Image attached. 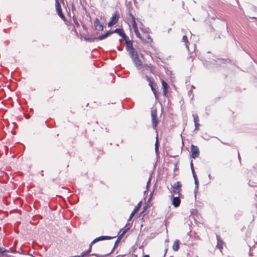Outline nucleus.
Here are the masks:
<instances>
[{
	"label": "nucleus",
	"mask_w": 257,
	"mask_h": 257,
	"mask_svg": "<svg viewBox=\"0 0 257 257\" xmlns=\"http://www.w3.org/2000/svg\"><path fill=\"white\" fill-rule=\"evenodd\" d=\"M121 34H122L121 36L123 37L125 42L126 50L130 55L135 65L137 67H140L142 65V62L139 57L137 51L133 47L132 41L129 40L125 34L122 32H121Z\"/></svg>",
	"instance_id": "1"
},
{
	"label": "nucleus",
	"mask_w": 257,
	"mask_h": 257,
	"mask_svg": "<svg viewBox=\"0 0 257 257\" xmlns=\"http://www.w3.org/2000/svg\"><path fill=\"white\" fill-rule=\"evenodd\" d=\"M137 37L140 39L144 43L151 44L153 42L150 35L146 32H143L142 34L140 33V37Z\"/></svg>",
	"instance_id": "2"
},
{
	"label": "nucleus",
	"mask_w": 257,
	"mask_h": 257,
	"mask_svg": "<svg viewBox=\"0 0 257 257\" xmlns=\"http://www.w3.org/2000/svg\"><path fill=\"white\" fill-rule=\"evenodd\" d=\"M182 185L180 182H177L172 186V191L174 195L178 194L179 196L180 195L181 191Z\"/></svg>",
	"instance_id": "3"
},
{
	"label": "nucleus",
	"mask_w": 257,
	"mask_h": 257,
	"mask_svg": "<svg viewBox=\"0 0 257 257\" xmlns=\"http://www.w3.org/2000/svg\"><path fill=\"white\" fill-rule=\"evenodd\" d=\"M151 117H152V122L153 127L154 130H156L157 126L158 125V120L157 119V111L156 110H152Z\"/></svg>",
	"instance_id": "4"
},
{
	"label": "nucleus",
	"mask_w": 257,
	"mask_h": 257,
	"mask_svg": "<svg viewBox=\"0 0 257 257\" xmlns=\"http://www.w3.org/2000/svg\"><path fill=\"white\" fill-rule=\"evenodd\" d=\"M119 18V15L118 12H116L112 16L111 21L108 23V26L111 27L113 25L116 24Z\"/></svg>",
	"instance_id": "5"
},
{
	"label": "nucleus",
	"mask_w": 257,
	"mask_h": 257,
	"mask_svg": "<svg viewBox=\"0 0 257 257\" xmlns=\"http://www.w3.org/2000/svg\"><path fill=\"white\" fill-rule=\"evenodd\" d=\"M191 151L192 158L195 159L198 157L199 155V151L197 146L192 145L191 146Z\"/></svg>",
	"instance_id": "6"
},
{
	"label": "nucleus",
	"mask_w": 257,
	"mask_h": 257,
	"mask_svg": "<svg viewBox=\"0 0 257 257\" xmlns=\"http://www.w3.org/2000/svg\"><path fill=\"white\" fill-rule=\"evenodd\" d=\"M94 26L96 30L101 31L103 30V27L100 23L97 18L95 19L94 21Z\"/></svg>",
	"instance_id": "7"
},
{
	"label": "nucleus",
	"mask_w": 257,
	"mask_h": 257,
	"mask_svg": "<svg viewBox=\"0 0 257 257\" xmlns=\"http://www.w3.org/2000/svg\"><path fill=\"white\" fill-rule=\"evenodd\" d=\"M112 237L109 236H101L98 237L94 239L90 243L92 245L94 244L95 243L101 241L105 239H111Z\"/></svg>",
	"instance_id": "8"
},
{
	"label": "nucleus",
	"mask_w": 257,
	"mask_h": 257,
	"mask_svg": "<svg viewBox=\"0 0 257 257\" xmlns=\"http://www.w3.org/2000/svg\"><path fill=\"white\" fill-rule=\"evenodd\" d=\"M141 202H140L137 205H136L134 209V210L132 211V212L131 213L130 217H129V218L128 219V221H130L131 220V219H132V218L134 217V216L135 215V214L136 213H137V212L139 211V210L140 209V208L141 207Z\"/></svg>",
	"instance_id": "9"
},
{
	"label": "nucleus",
	"mask_w": 257,
	"mask_h": 257,
	"mask_svg": "<svg viewBox=\"0 0 257 257\" xmlns=\"http://www.w3.org/2000/svg\"><path fill=\"white\" fill-rule=\"evenodd\" d=\"M131 22L132 23V26L136 36L140 37V32L139 31L137 24L135 21V20H133V21H131Z\"/></svg>",
	"instance_id": "10"
},
{
	"label": "nucleus",
	"mask_w": 257,
	"mask_h": 257,
	"mask_svg": "<svg viewBox=\"0 0 257 257\" xmlns=\"http://www.w3.org/2000/svg\"><path fill=\"white\" fill-rule=\"evenodd\" d=\"M131 227V224L130 223H127L125 226L122 228V230H120L119 232H121V234H119L120 235V237H122V236L124 235V234L127 232V231Z\"/></svg>",
	"instance_id": "11"
},
{
	"label": "nucleus",
	"mask_w": 257,
	"mask_h": 257,
	"mask_svg": "<svg viewBox=\"0 0 257 257\" xmlns=\"http://www.w3.org/2000/svg\"><path fill=\"white\" fill-rule=\"evenodd\" d=\"M181 200L179 197H174L172 199V204L175 207H178L180 204Z\"/></svg>",
	"instance_id": "12"
},
{
	"label": "nucleus",
	"mask_w": 257,
	"mask_h": 257,
	"mask_svg": "<svg viewBox=\"0 0 257 257\" xmlns=\"http://www.w3.org/2000/svg\"><path fill=\"white\" fill-rule=\"evenodd\" d=\"M92 245L90 244L89 245V247L88 250L85 251H84L81 253V254L79 255V257H87L90 255V253L92 249Z\"/></svg>",
	"instance_id": "13"
},
{
	"label": "nucleus",
	"mask_w": 257,
	"mask_h": 257,
	"mask_svg": "<svg viewBox=\"0 0 257 257\" xmlns=\"http://www.w3.org/2000/svg\"><path fill=\"white\" fill-rule=\"evenodd\" d=\"M192 174H193V178L194 179V182H195V190H196V189H198V188L199 181H198L197 175L195 173L194 169H192Z\"/></svg>",
	"instance_id": "14"
},
{
	"label": "nucleus",
	"mask_w": 257,
	"mask_h": 257,
	"mask_svg": "<svg viewBox=\"0 0 257 257\" xmlns=\"http://www.w3.org/2000/svg\"><path fill=\"white\" fill-rule=\"evenodd\" d=\"M163 88V93L165 95H166L167 92V89H168V84L167 83L165 82L163 79L161 80Z\"/></svg>",
	"instance_id": "15"
},
{
	"label": "nucleus",
	"mask_w": 257,
	"mask_h": 257,
	"mask_svg": "<svg viewBox=\"0 0 257 257\" xmlns=\"http://www.w3.org/2000/svg\"><path fill=\"white\" fill-rule=\"evenodd\" d=\"M112 33H113L112 31H108L105 34L101 35L99 36L98 37V39L99 40H102L106 38V37H107L108 36H109L110 34H111Z\"/></svg>",
	"instance_id": "16"
},
{
	"label": "nucleus",
	"mask_w": 257,
	"mask_h": 257,
	"mask_svg": "<svg viewBox=\"0 0 257 257\" xmlns=\"http://www.w3.org/2000/svg\"><path fill=\"white\" fill-rule=\"evenodd\" d=\"M217 244L216 247L220 249L223 248L222 246V241L221 240L219 235H217Z\"/></svg>",
	"instance_id": "17"
},
{
	"label": "nucleus",
	"mask_w": 257,
	"mask_h": 257,
	"mask_svg": "<svg viewBox=\"0 0 257 257\" xmlns=\"http://www.w3.org/2000/svg\"><path fill=\"white\" fill-rule=\"evenodd\" d=\"M172 247L174 251L178 250L179 248V241L178 240H176L175 241Z\"/></svg>",
	"instance_id": "18"
},
{
	"label": "nucleus",
	"mask_w": 257,
	"mask_h": 257,
	"mask_svg": "<svg viewBox=\"0 0 257 257\" xmlns=\"http://www.w3.org/2000/svg\"><path fill=\"white\" fill-rule=\"evenodd\" d=\"M143 68H145L146 70H149L151 73H153V67L152 65L145 64L143 66Z\"/></svg>",
	"instance_id": "19"
},
{
	"label": "nucleus",
	"mask_w": 257,
	"mask_h": 257,
	"mask_svg": "<svg viewBox=\"0 0 257 257\" xmlns=\"http://www.w3.org/2000/svg\"><path fill=\"white\" fill-rule=\"evenodd\" d=\"M182 42L185 43L186 47L187 49H189V46L187 45V43H188V38H187V37L186 36H184L183 37V38H182Z\"/></svg>",
	"instance_id": "20"
},
{
	"label": "nucleus",
	"mask_w": 257,
	"mask_h": 257,
	"mask_svg": "<svg viewBox=\"0 0 257 257\" xmlns=\"http://www.w3.org/2000/svg\"><path fill=\"white\" fill-rule=\"evenodd\" d=\"M192 116L193 117V120H194V123L199 122V116H198V115L197 114H193Z\"/></svg>",
	"instance_id": "21"
},
{
	"label": "nucleus",
	"mask_w": 257,
	"mask_h": 257,
	"mask_svg": "<svg viewBox=\"0 0 257 257\" xmlns=\"http://www.w3.org/2000/svg\"><path fill=\"white\" fill-rule=\"evenodd\" d=\"M122 237H120V235H119L117 240H116L115 242V244H114V247L113 248L112 251L109 253H108L107 255H109L110 253H111V252H112V251L114 250L115 249V246H116L117 244L119 242L120 240L121 239Z\"/></svg>",
	"instance_id": "22"
},
{
	"label": "nucleus",
	"mask_w": 257,
	"mask_h": 257,
	"mask_svg": "<svg viewBox=\"0 0 257 257\" xmlns=\"http://www.w3.org/2000/svg\"><path fill=\"white\" fill-rule=\"evenodd\" d=\"M121 32H122L125 34V33L123 32L122 30L119 29H116L113 33H118L121 37H122L123 38V37L121 36L122 34H121Z\"/></svg>",
	"instance_id": "23"
},
{
	"label": "nucleus",
	"mask_w": 257,
	"mask_h": 257,
	"mask_svg": "<svg viewBox=\"0 0 257 257\" xmlns=\"http://www.w3.org/2000/svg\"><path fill=\"white\" fill-rule=\"evenodd\" d=\"M56 9L58 13L61 11V6L60 5V4L59 3L58 1L56 2Z\"/></svg>",
	"instance_id": "24"
},
{
	"label": "nucleus",
	"mask_w": 257,
	"mask_h": 257,
	"mask_svg": "<svg viewBox=\"0 0 257 257\" xmlns=\"http://www.w3.org/2000/svg\"><path fill=\"white\" fill-rule=\"evenodd\" d=\"M159 150V144H158V135L156 137V141L155 143V151L157 152Z\"/></svg>",
	"instance_id": "25"
},
{
	"label": "nucleus",
	"mask_w": 257,
	"mask_h": 257,
	"mask_svg": "<svg viewBox=\"0 0 257 257\" xmlns=\"http://www.w3.org/2000/svg\"><path fill=\"white\" fill-rule=\"evenodd\" d=\"M127 19L128 20H130L131 21H133V20H135V17L131 13H128Z\"/></svg>",
	"instance_id": "26"
},
{
	"label": "nucleus",
	"mask_w": 257,
	"mask_h": 257,
	"mask_svg": "<svg viewBox=\"0 0 257 257\" xmlns=\"http://www.w3.org/2000/svg\"><path fill=\"white\" fill-rule=\"evenodd\" d=\"M195 131L199 130V127L200 126V124L199 122H195Z\"/></svg>",
	"instance_id": "27"
},
{
	"label": "nucleus",
	"mask_w": 257,
	"mask_h": 257,
	"mask_svg": "<svg viewBox=\"0 0 257 257\" xmlns=\"http://www.w3.org/2000/svg\"><path fill=\"white\" fill-rule=\"evenodd\" d=\"M73 22L77 27L79 26V24L76 19H73Z\"/></svg>",
	"instance_id": "28"
},
{
	"label": "nucleus",
	"mask_w": 257,
	"mask_h": 257,
	"mask_svg": "<svg viewBox=\"0 0 257 257\" xmlns=\"http://www.w3.org/2000/svg\"><path fill=\"white\" fill-rule=\"evenodd\" d=\"M146 78L147 80L149 82V84H152L151 78L148 76H146Z\"/></svg>",
	"instance_id": "29"
},
{
	"label": "nucleus",
	"mask_w": 257,
	"mask_h": 257,
	"mask_svg": "<svg viewBox=\"0 0 257 257\" xmlns=\"http://www.w3.org/2000/svg\"><path fill=\"white\" fill-rule=\"evenodd\" d=\"M149 85L151 86L152 90L153 91V93L155 94H156L155 89L153 87L152 84H149Z\"/></svg>",
	"instance_id": "30"
},
{
	"label": "nucleus",
	"mask_w": 257,
	"mask_h": 257,
	"mask_svg": "<svg viewBox=\"0 0 257 257\" xmlns=\"http://www.w3.org/2000/svg\"><path fill=\"white\" fill-rule=\"evenodd\" d=\"M58 13V15L59 16L61 17V18H64V15H63L62 13V11H60V12H59Z\"/></svg>",
	"instance_id": "31"
},
{
	"label": "nucleus",
	"mask_w": 257,
	"mask_h": 257,
	"mask_svg": "<svg viewBox=\"0 0 257 257\" xmlns=\"http://www.w3.org/2000/svg\"><path fill=\"white\" fill-rule=\"evenodd\" d=\"M5 251V248L0 247V253H3Z\"/></svg>",
	"instance_id": "32"
},
{
	"label": "nucleus",
	"mask_w": 257,
	"mask_h": 257,
	"mask_svg": "<svg viewBox=\"0 0 257 257\" xmlns=\"http://www.w3.org/2000/svg\"><path fill=\"white\" fill-rule=\"evenodd\" d=\"M92 255H95L97 257H102L103 256L102 255H100L99 254H96V253H93L92 254Z\"/></svg>",
	"instance_id": "33"
},
{
	"label": "nucleus",
	"mask_w": 257,
	"mask_h": 257,
	"mask_svg": "<svg viewBox=\"0 0 257 257\" xmlns=\"http://www.w3.org/2000/svg\"><path fill=\"white\" fill-rule=\"evenodd\" d=\"M151 178H149V180H148V182H147V187H148V186H149V184H150V182H151Z\"/></svg>",
	"instance_id": "34"
},
{
	"label": "nucleus",
	"mask_w": 257,
	"mask_h": 257,
	"mask_svg": "<svg viewBox=\"0 0 257 257\" xmlns=\"http://www.w3.org/2000/svg\"><path fill=\"white\" fill-rule=\"evenodd\" d=\"M191 169L192 170V169H193V166L192 162H191Z\"/></svg>",
	"instance_id": "35"
},
{
	"label": "nucleus",
	"mask_w": 257,
	"mask_h": 257,
	"mask_svg": "<svg viewBox=\"0 0 257 257\" xmlns=\"http://www.w3.org/2000/svg\"><path fill=\"white\" fill-rule=\"evenodd\" d=\"M144 257H150V256L149 255L147 254V255H145L144 256Z\"/></svg>",
	"instance_id": "36"
},
{
	"label": "nucleus",
	"mask_w": 257,
	"mask_h": 257,
	"mask_svg": "<svg viewBox=\"0 0 257 257\" xmlns=\"http://www.w3.org/2000/svg\"><path fill=\"white\" fill-rule=\"evenodd\" d=\"M208 177H209L210 179H211V175L210 174L208 175Z\"/></svg>",
	"instance_id": "37"
},
{
	"label": "nucleus",
	"mask_w": 257,
	"mask_h": 257,
	"mask_svg": "<svg viewBox=\"0 0 257 257\" xmlns=\"http://www.w3.org/2000/svg\"><path fill=\"white\" fill-rule=\"evenodd\" d=\"M55 1H56V2H57V1H58V0H55Z\"/></svg>",
	"instance_id": "38"
}]
</instances>
